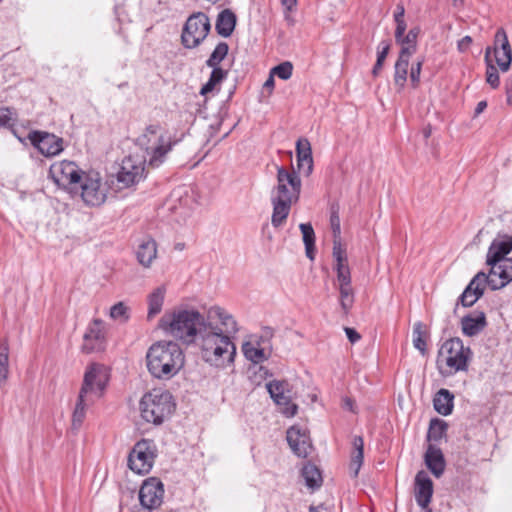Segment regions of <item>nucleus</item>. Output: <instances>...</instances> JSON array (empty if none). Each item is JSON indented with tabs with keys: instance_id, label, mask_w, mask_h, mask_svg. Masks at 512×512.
Wrapping results in <instances>:
<instances>
[{
	"instance_id": "obj_1",
	"label": "nucleus",
	"mask_w": 512,
	"mask_h": 512,
	"mask_svg": "<svg viewBox=\"0 0 512 512\" xmlns=\"http://www.w3.org/2000/svg\"><path fill=\"white\" fill-rule=\"evenodd\" d=\"M159 327L187 346L196 345L201 359L211 366L223 368L234 361L236 347L231 338L195 308H179L164 314Z\"/></svg>"
},
{
	"instance_id": "obj_2",
	"label": "nucleus",
	"mask_w": 512,
	"mask_h": 512,
	"mask_svg": "<svg viewBox=\"0 0 512 512\" xmlns=\"http://www.w3.org/2000/svg\"><path fill=\"white\" fill-rule=\"evenodd\" d=\"M158 124L146 127L144 133L138 138V143L144 148L143 156L129 155L122 160L120 170L116 175L118 189L128 188L138 183L143 177L146 166L158 168L166 160L168 153L177 143L170 137L160 133Z\"/></svg>"
},
{
	"instance_id": "obj_3",
	"label": "nucleus",
	"mask_w": 512,
	"mask_h": 512,
	"mask_svg": "<svg viewBox=\"0 0 512 512\" xmlns=\"http://www.w3.org/2000/svg\"><path fill=\"white\" fill-rule=\"evenodd\" d=\"M301 193V180L295 171L289 172L284 167L277 168V185L271 191L273 212L272 225L277 228L286 221L291 206L298 202Z\"/></svg>"
},
{
	"instance_id": "obj_4",
	"label": "nucleus",
	"mask_w": 512,
	"mask_h": 512,
	"mask_svg": "<svg viewBox=\"0 0 512 512\" xmlns=\"http://www.w3.org/2000/svg\"><path fill=\"white\" fill-rule=\"evenodd\" d=\"M185 357L180 346L173 341H159L147 351L146 362L150 374L168 380L183 367Z\"/></svg>"
},
{
	"instance_id": "obj_5",
	"label": "nucleus",
	"mask_w": 512,
	"mask_h": 512,
	"mask_svg": "<svg viewBox=\"0 0 512 512\" xmlns=\"http://www.w3.org/2000/svg\"><path fill=\"white\" fill-rule=\"evenodd\" d=\"M512 250V238L508 236H498L489 246L486 263L490 271L489 286L492 290H498L505 287L512 281V258H507Z\"/></svg>"
},
{
	"instance_id": "obj_6",
	"label": "nucleus",
	"mask_w": 512,
	"mask_h": 512,
	"mask_svg": "<svg viewBox=\"0 0 512 512\" xmlns=\"http://www.w3.org/2000/svg\"><path fill=\"white\" fill-rule=\"evenodd\" d=\"M472 355L471 349L464 346L460 338L446 340L440 346L437 354L436 365L439 373L447 377L458 372H466Z\"/></svg>"
},
{
	"instance_id": "obj_7",
	"label": "nucleus",
	"mask_w": 512,
	"mask_h": 512,
	"mask_svg": "<svg viewBox=\"0 0 512 512\" xmlns=\"http://www.w3.org/2000/svg\"><path fill=\"white\" fill-rule=\"evenodd\" d=\"M139 408L146 422L159 425L173 413L175 405L168 391L154 389L143 395Z\"/></svg>"
},
{
	"instance_id": "obj_8",
	"label": "nucleus",
	"mask_w": 512,
	"mask_h": 512,
	"mask_svg": "<svg viewBox=\"0 0 512 512\" xmlns=\"http://www.w3.org/2000/svg\"><path fill=\"white\" fill-rule=\"evenodd\" d=\"M108 382L109 373L107 368L102 364L91 363L84 373L80 393L92 397L95 401L103 396Z\"/></svg>"
},
{
	"instance_id": "obj_9",
	"label": "nucleus",
	"mask_w": 512,
	"mask_h": 512,
	"mask_svg": "<svg viewBox=\"0 0 512 512\" xmlns=\"http://www.w3.org/2000/svg\"><path fill=\"white\" fill-rule=\"evenodd\" d=\"M81 197L86 205L100 206L107 198L108 183L102 182L99 173H84L79 184Z\"/></svg>"
},
{
	"instance_id": "obj_10",
	"label": "nucleus",
	"mask_w": 512,
	"mask_h": 512,
	"mask_svg": "<svg viewBox=\"0 0 512 512\" xmlns=\"http://www.w3.org/2000/svg\"><path fill=\"white\" fill-rule=\"evenodd\" d=\"M210 28V20L205 13L192 14L183 27L182 44L189 49L197 47L207 37Z\"/></svg>"
},
{
	"instance_id": "obj_11",
	"label": "nucleus",
	"mask_w": 512,
	"mask_h": 512,
	"mask_svg": "<svg viewBox=\"0 0 512 512\" xmlns=\"http://www.w3.org/2000/svg\"><path fill=\"white\" fill-rule=\"evenodd\" d=\"M155 457L156 448L153 441L142 439L134 445L129 453L128 466L138 474H145L151 470Z\"/></svg>"
},
{
	"instance_id": "obj_12",
	"label": "nucleus",
	"mask_w": 512,
	"mask_h": 512,
	"mask_svg": "<svg viewBox=\"0 0 512 512\" xmlns=\"http://www.w3.org/2000/svg\"><path fill=\"white\" fill-rule=\"evenodd\" d=\"M83 174L74 162L67 160L53 163L49 169L51 179L58 187L64 189L76 187Z\"/></svg>"
},
{
	"instance_id": "obj_13",
	"label": "nucleus",
	"mask_w": 512,
	"mask_h": 512,
	"mask_svg": "<svg viewBox=\"0 0 512 512\" xmlns=\"http://www.w3.org/2000/svg\"><path fill=\"white\" fill-rule=\"evenodd\" d=\"M290 385L287 381L273 380L266 384V388L279 407L280 412L286 417H293L296 415L298 406L291 402Z\"/></svg>"
},
{
	"instance_id": "obj_14",
	"label": "nucleus",
	"mask_w": 512,
	"mask_h": 512,
	"mask_svg": "<svg viewBox=\"0 0 512 512\" xmlns=\"http://www.w3.org/2000/svg\"><path fill=\"white\" fill-rule=\"evenodd\" d=\"M31 144L45 157H53L60 154L63 147V139L44 131H31L28 134Z\"/></svg>"
},
{
	"instance_id": "obj_15",
	"label": "nucleus",
	"mask_w": 512,
	"mask_h": 512,
	"mask_svg": "<svg viewBox=\"0 0 512 512\" xmlns=\"http://www.w3.org/2000/svg\"><path fill=\"white\" fill-rule=\"evenodd\" d=\"M164 485L156 477L146 479L139 490V500L141 505L148 509L158 508L163 502Z\"/></svg>"
},
{
	"instance_id": "obj_16",
	"label": "nucleus",
	"mask_w": 512,
	"mask_h": 512,
	"mask_svg": "<svg viewBox=\"0 0 512 512\" xmlns=\"http://www.w3.org/2000/svg\"><path fill=\"white\" fill-rule=\"evenodd\" d=\"M104 344V322L101 319H94L89 324L83 336V345L81 349L84 353L89 354L103 350Z\"/></svg>"
},
{
	"instance_id": "obj_17",
	"label": "nucleus",
	"mask_w": 512,
	"mask_h": 512,
	"mask_svg": "<svg viewBox=\"0 0 512 512\" xmlns=\"http://www.w3.org/2000/svg\"><path fill=\"white\" fill-rule=\"evenodd\" d=\"M494 57L501 71L507 72L512 62V49L503 28H499L494 36Z\"/></svg>"
},
{
	"instance_id": "obj_18",
	"label": "nucleus",
	"mask_w": 512,
	"mask_h": 512,
	"mask_svg": "<svg viewBox=\"0 0 512 512\" xmlns=\"http://www.w3.org/2000/svg\"><path fill=\"white\" fill-rule=\"evenodd\" d=\"M489 276L486 273L478 272L470 281L468 286L462 292L458 299V303H461L464 307H470L482 297L484 293L485 284L489 285Z\"/></svg>"
},
{
	"instance_id": "obj_19",
	"label": "nucleus",
	"mask_w": 512,
	"mask_h": 512,
	"mask_svg": "<svg viewBox=\"0 0 512 512\" xmlns=\"http://www.w3.org/2000/svg\"><path fill=\"white\" fill-rule=\"evenodd\" d=\"M286 438L290 448L298 457L305 458L309 455L312 445L305 429L292 426L287 430Z\"/></svg>"
},
{
	"instance_id": "obj_20",
	"label": "nucleus",
	"mask_w": 512,
	"mask_h": 512,
	"mask_svg": "<svg viewBox=\"0 0 512 512\" xmlns=\"http://www.w3.org/2000/svg\"><path fill=\"white\" fill-rule=\"evenodd\" d=\"M432 496L433 482L428 474L421 470L415 476V500L422 509H427Z\"/></svg>"
},
{
	"instance_id": "obj_21",
	"label": "nucleus",
	"mask_w": 512,
	"mask_h": 512,
	"mask_svg": "<svg viewBox=\"0 0 512 512\" xmlns=\"http://www.w3.org/2000/svg\"><path fill=\"white\" fill-rule=\"evenodd\" d=\"M296 158L299 173L310 176L313 172V157L311 144L306 138H299L296 142Z\"/></svg>"
},
{
	"instance_id": "obj_22",
	"label": "nucleus",
	"mask_w": 512,
	"mask_h": 512,
	"mask_svg": "<svg viewBox=\"0 0 512 512\" xmlns=\"http://www.w3.org/2000/svg\"><path fill=\"white\" fill-rule=\"evenodd\" d=\"M206 319L213 325L215 319L219 320L221 327L217 326L226 336L238 331L237 323L233 316L219 306H212L208 309Z\"/></svg>"
},
{
	"instance_id": "obj_23",
	"label": "nucleus",
	"mask_w": 512,
	"mask_h": 512,
	"mask_svg": "<svg viewBox=\"0 0 512 512\" xmlns=\"http://www.w3.org/2000/svg\"><path fill=\"white\" fill-rule=\"evenodd\" d=\"M424 460L427 468L436 478H440L443 475L446 462L440 448L434 445H429L426 450Z\"/></svg>"
},
{
	"instance_id": "obj_24",
	"label": "nucleus",
	"mask_w": 512,
	"mask_h": 512,
	"mask_svg": "<svg viewBox=\"0 0 512 512\" xmlns=\"http://www.w3.org/2000/svg\"><path fill=\"white\" fill-rule=\"evenodd\" d=\"M487 325L484 312H476L461 319V329L464 335L472 337L478 335Z\"/></svg>"
},
{
	"instance_id": "obj_25",
	"label": "nucleus",
	"mask_w": 512,
	"mask_h": 512,
	"mask_svg": "<svg viewBox=\"0 0 512 512\" xmlns=\"http://www.w3.org/2000/svg\"><path fill=\"white\" fill-rule=\"evenodd\" d=\"M136 257L140 265L149 268L157 257V244L154 239L147 237L141 241L136 250Z\"/></svg>"
},
{
	"instance_id": "obj_26",
	"label": "nucleus",
	"mask_w": 512,
	"mask_h": 512,
	"mask_svg": "<svg viewBox=\"0 0 512 512\" xmlns=\"http://www.w3.org/2000/svg\"><path fill=\"white\" fill-rule=\"evenodd\" d=\"M236 26V15L230 9H224L218 14L216 31L222 37H229Z\"/></svg>"
},
{
	"instance_id": "obj_27",
	"label": "nucleus",
	"mask_w": 512,
	"mask_h": 512,
	"mask_svg": "<svg viewBox=\"0 0 512 512\" xmlns=\"http://www.w3.org/2000/svg\"><path fill=\"white\" fill-rule=\"evenodd\" d=\"M454 395L447 389H440L433 399L434 409L441 415L447 416L453 410Z\"/></svg>"
},
{
	"instance_id": "obj_28",
	"label": "nucleus",
	"mask_w": 512,
	"mask_h": 512,
	"mask_svg": "<svg viewBox=\"0 0 512 512\" xmlns=\"http://www.w3.org/2000/svg\"><path fill=\"white\" fill-rule=\"evenodd\" d=\"M420 34L418 26L411 28L406 35L401 39L396 40V43L401 45L400 55L411 57L417 50V38Z\"/></svg>"
},
{
	"instance_id": "obj_29",
	"label": "nucleus",
	"mask_w": 512,
	"mask_h": 512,
	"mask_svg": "<svg viewBox=\"0 0 512 512\" xmlns=\"http://www.w3.org/2000/svg\"><path fill=\"white\" fill-rule=\"evenodd\" d=\"M166 289L164 286H159L154 289L148 296V319H152L162 310L164 303Z\"/></svg>"
},
{
	"instance_id": "obj_30",
	"label": "nucleus",
	"mask_w": 512,
	"mask_h": 512,
	"mask_svg": "<svg viewBox=\"0 0 512 512\" xmlns=\"http://www.w3.org/2000/svg\"><path fill=\"white\" fill-rule=\"evenodd\" d=\"M94 403V399L92 397H87L79 392L78 400L73 412L72 416V426L75 429H78L86 415V409Z\"/></svg>"
},
{
	"instance_id": "obj_31",
	"label": "nucleus",
	"mask_w": 512,
	"mask_h": 512,
	"mask_svg": "<svg viewBox=\"0 0 512 512\" xmlns=\"http://www.w3.org/2000/svg\"><path fill=\"white\" fill-rule=\"evenodd\" d=\"M410 57L400 55L395 63L394 83L399 90L403 89L407 81Z\"/></svg>"
},
{
	"instance_id": "obj_32",
	"label": "nucleus",
	"mask_w": 512,
	"mask_h": 512,
	"mask_svg": "<svg viewBox=\"0 0 512 512\" xmlns=\"http://www.w3.org/2000/svg\"><path fill=\"white\" fill-rule=\"evenodd\" d=\"M353 447L354 451L351 457L350 468L354 471V476L356 477L359 473V470L363 463V449H364V441L361 436H355L353 439Z\"/></svg>"
},
{
	"instance_id": "obj_33",
	"label": "nucleus",
	"mask_w": 512,
	"mask_h": 512,
	"mask_svg": "<svg viewBox=\"0 0 512 512\" xmlns=\"http://www.w3.org/2000/svg\"><path fill=\"white\" fill-rule=\"evenodd\" d=\"M9 375V344L7 339L0 342V387H2Z\"/></svg>"
},
{
	"instance_id": "obj_34",
	"label": "nucleus",
	"mask_w": 512,
	"mask_h": 512,
	"mask_svg": "<svg viewBox=\"0 0 512 512\" xmlns=\"http://www.w3.org/2000/svg\"><path fill=\"white\" fill-rule=\"evenodd\" d=\"M302 476L309 488H319L322 483V477L319 469L313 464H306L302 469Z\"/></svg>"
},
{
	"instance_id": "obj_35",
	"label": "nucleus",
	"mask_w": 512,
	"mask_h": 512,
	"mask_svg": "<svg viewBox=\"0 0 512 512\" xmlns=\"http://www.w3.org/2000/svg\"><path fill=\"white\" fill-rule=\"evenodd\" d=\"M426 337L425 325L420 321L416 322L413 326V345L422 355L427 352Z\"/></svg>"
},
{
	"instance_id": "obj_36",
	"label": "nucleus",
	"mask_w": 512,
	"mask_h": 512,
	"mask_svg": "<svg viewBox=\"0 0 512 512\" xmlns=\"http://www.w3.org/2000/svg\"><path fill=\"white\" fill-rule=\"evenodd\" d=\"M448 425L442 419H432L429 424L427 438L429 441L438 442L442 439L447 431Z\"/></svg>"
},
{
	"instance_id": "obj_37",
	"label": "nucleus",
	"mask_w": 512,
	"mask_h": 512,
	"mask_svg": "<svg viewBox=\"0 0 512 512\" xmlns=\"http://www.w3.org/2000/svg\"><path fill=\"white\" fill-rule=\"evenodd\" d=\"M491 51L492 49L490 47H487L485 50V61L487 64L486 81L492 88L495 89L499 87L500 78L497 68L492 64Z\"/></svg>"
},
{
	"instance_id": "obj_38",
	"label": "nucleus",
	"mask_w": 512,
	"mask_h": 512,
	"mask_svg": "<svg viewBox=\"0 0 512 512\" xmlns=\"http://www.w3.org/2000/svg\"><path fill=\"white\" fill-rule=\"evenodd\" d=\"M244 356L253 363H260L266 360L267 356L263 348L255 346L251 342H246L242 346Z\"/></svg>"
},
{
	"instance_id": "obj_39",
	"label": "nucleus",
	"mask_w": 512,
	"mask_h": 512,
	"mask_svg": "<svg viewBox=\"0 0 512 512\" xmlns=\"http://www.w3.org/2000/svg\"><path fill=\"white\" fill-rule=\"evenodd\" d=\"M229 46L226 42H220L211 53L210 57L206 61L208 67L219 66L222 60L227 56Z\"/></svg>"
},
{
	"instance_id": "obj_40",
	"label": "nucleus",
	"mask_w": 512,
	"mask_h": 512,
	"mask_svg": "<svg viewBox=\"0 0 512 512\" xmlns=\"http://www.w3.org/2000/svg\"><path fill=\"white\" fill-rule=\"evenodd\" d=\"M340 305L344 313H348L354 302L353 288L350 285H339Z\"/></svg>"
},
{
	"instance_id": "obj_41",
	"label": "nucleus",
	"mask_w": 512,
	"mask_h": 512,
	"mask_svg": "<svg viewBox=\"0 0 512 512\" xmlns=\"http://www.w3.org/2000/svg\"><path fill=\"white\" fill-rule=\"evenodd\" d=\"M110 317L120 322L129 319V309L123 302H118L110 308Z\"/></svg>"
},
{
	"instance_id": "obj_42",
	"label": "nucleus",
	"mask_w": 512,
	"mask_h": 512,
	"mask_svg": "<svg viewBox=\"0 0 512 512\" xmlns=\"http://www.w3.org/2000/svg\"><path fill=\"white\" fill-rule=\"evenodd\" d=\"M270 72L272 76H277L282 80H288L292 76L293 65L291 62L285 61L273 67Z\"/></svg>"
},
{
	"instance_id": "obj_43",
	"label": "nucleus",
	"mask_w": 512,
	"mask_h": 512,
	"mask_svg": "<svg viewBox=\"0 0 512 512\" xmlns=\"http://www.w3.org/2000/svg\"><path fill=\"white\" fill-rule=\"evenodd\" d=\"M333 257L336 261V264L346 263L348 262L346 249L343 247L341 243V237L333 238Z\"/></svg>"
},
{
	"instance_id": "obj_44",
	"label": "nucleus",
	"mask_w": 512,
	"mask_h": 512,
	"mask_svg": "<svg viewBox=\"0 0 512 512\" xmlns=\"http://www.w3.org/2000/svg\"><path fill=\"white\" fill-rule=\"evenodd\" d=\"M337 272V280L339 285H350L351 284V274L348 266V262L336 264L335 266Z\"/></svg>"
},
{
	"instance_id": "obj_45",
	"label": "nucleus",
	"mask_w": 512,
	"mask_h": 512,
	"mask_svg": "<svg viewBox=\"0 0 512 512\" xmlns=\"http://www.w3.org/2000/svg\"><path fill=\"white\" fill-rule=\"evenodd\" d=\"M299 228L302 233L303 242L305 246H312L315 244V233L310 223H301Z\"/></svg>"
},
{
	"instance_id": "obj_46",
	"label": "nucleus",
	"mask_w": 512,
	"mask_h": 512,
	"mask_svg": "<svg viewBox=\"0 0 512 512\" xmlns=\"http://www.w3.org/2000/svg\"><path fill=\"white\" fill-rule=\"evenodd\" d=\"M330 225L333 232V238L341 237L340 217L338 207H331Z\"/></svg>"
},
{
	"instance_id": "obj_47",
	"label": "nucleus",
	"mask_w": 512,
	"mask_h": 512,
	"mask_svg": "<svg viewBox=\"0 0 512 512\" xmlns=\"http://www.w3.org/2000/svg\"><path fill=\"white\" fill-rule=\"evenodd\" d=\"M15 119L10 108L0 109V128H11L14 125Z\"/></svg>"
},
{
	"instance_id": "obj_48",
	"label": "nucleus",
	"mask_w": 512,
	"mask_h": 512,
	"mask_svg": "<svg viewBox=\"0 0 512 512\" xmlns=\"http://www.w3.org/2000/svg\"><path fill=\"white\" fill-rule=\"evenodd\" d=\"M424 60H418L412 65L410 70V81L414 88H417L420 83V74Z\"/></svg>"
},
{
	"instance_id": "obj_49",
	"label": "nucleus",
	"mask_w": 512,
	"mask_h": 512,
	"mask_svg": "<svg viewBox=\"0 0 512 512\" xmlns=\"http://www.w3.org/2000/svg\"><path fill=\"white\" fill-rule=\"evenodd\" d=\"M391 48L390 40H382L377 47V60L379 63H384Z\"/></svg>"
},
{
	"instance_id": "obj_50",
	"label": "nucleus",
	"mask_w": 512,
	"mask_h": 512,
	"mask_svg": "<svg viewBox=\"0 0 512 512\" xmlns=\"http://www.w3.org/2000/svg\"><path fill=\"white\" fill-rule=\"evenodd\" d=\"M212 68V72H211V75H210V80L215 84H219L221 81H223L228 72L226 70H223L222 68H220L219 66H214V67H211Z\"/></svg>"
},
{
	"instance_id": "obj_51",
	"label": "nucleus",
	"mask_w": 512,
	"mask_h": 512,
	"mask_svg": "<svg viewBox=\"0 0 512 512\" xmlns=\"http://www.w3.org/2000/svg\"><path fill=\"white\" fill-rule=\"evenodd\" d=\"M396 23V29H395V40L401 39L406 32L407 24L406 21H395Z\"/></svg>"
},
{
	"instance_id": "obj_52",
	"label": "nucleus",
	"mask_w": 512,
	"mask_h": 512,
	"mask_svg": "<svg viewBox=\"0 0 512 512\" xmlns=\"http://www.w3.org/2000/svg\"><path fill=\"white\" fill-rule=\"evenodd\" d=\"M472 43V38L470 36H464L457 43V48L460 52H466Z\"/></svg>"
},
{
	"instance_id": "obj_53",
	"label": "nucleus",
	"mask_w": 512,
	"mask_h": 512,
	"mask_svg": "<svg viewBox=\"0 0 512 512\" xmlns=\"http://www.w3.org/2000/svg\"><path fill=\"white\" fill-rule=\"evenodd\" d=\"M345 333L351 343H356L361 337L355 329L350 327H345Z\"/></svg>"
},
{
	"instance_id": "obj_54",
	"label": "nucleus",
	"mask_w": 512,
	"mask_h": 512,
	"mask_svg": "<svg viewBox=\"0 0 512 512\" xmlns=\"http://www.w3.org/2000/svg\"><path fill=\"white\" fill-rule=\"evenodd\" d=\"M404 15H405L404 6L401 4H398L396 7V11L394 13V21H399V20L405 21Z\"/></svg>"
},
{
	"instance_id": "obj_55",
	"label": "nucleus",
	"mask_w": 512,
	"mask_h": 512,
	"mask_svg": "<svg viewBox=\"0 0 512 512\" xmlns=\"http://www.w3.org/2000/svg\"><path fill=\"white\" fill-rule=\"evenodd\" d=\"M507 103L512 104V74L506 82Z\"/></svg>"
},
{
	"instance_id": "obj_56",
	"label": "nucleus",
	"mask_w": 512,
	"mask_h": 512,
	"mask_svg": "<svg viewBox=\"0 0 512 512\" xmlns=\"http://www.w3.org/2000/svg\"><path fill=\"white\" fill-rule=\"evenodd\" d=\"M216 85L209 79L208 82L201 88L200 93L202 95H205L209 92H211Z\"/></svg>"
},
{
	"instance_id": "obj_57",
	"label": "nucleus",
	"mask_w": 512,
	"mask_h": 512,
	"mask_svg": "<svg viewBox=\"0 0 512 512\" xmlns=\"http://www.w3.org/2000/svg\"><path fill=\"white\" fill-rule=\"evenodd\" d=\"M486 107H487V102L480 101L475 108L474 116L477 117L479 114H481L486 109Z\"/></svg>"
},
{
	"instance_id": "obj_58",
	"label": "nucleus",
	"mask_w": 512,
	"mask_h": 512,
	"mask_svg": "<svg viewBox=\"0 0 512 512\" xmlns=\"http://www.w3.org/2000/svg\"><path fill=\"white\" fill-rule=\"evenodd\" d=\"M281 2L287 10L291 11L296 6L297 0H281Z\"/></svg>"
},
{
	"instance_id": "obj_59",
	"label": "nucleus",
	"mask_w": 512,
	"mask_h": 512,
	"mask_svg": "<svg viewBox=\"0 0 512 512\" xmlns=\"http://www.w3.org/2000/svg\"><path fill=\"white\" fill-rule=\"evenodd\" d=\"M306 256L310 260H314L315 244L312 246H305Z\"/></svg>"
},
{
	"instance_id": "obj_60",
	"label": "nucleus",
	"mask_w": 512,
	"mask_h": 512,
	"mask_svg": "<svg viewBox=\"0 0 512 512\" xmlns=\"http://www.w3.org/2000/svg\"><path fill=\"white\" fill-rule=\"evenodd\" d=\"M383 67V63H379L378 61H376V63L374 64V67L372 69V74L374 77H377L381 71Z\"/></svg>"
},
{
	"instance_id": "obj_61",
	"label": "nucleus",
	"mask_w": 512,
	"mask_h": 512,
	"mask_svg": "<svg viewBox=\"0 0 512 512\" xmlns=\"http://www.w3.org/2000/svg\"><path fill=\"white\" fill-rule=\"evenodd\" d=\"M274 84H275L274 76H272V73L270 72L268 79L264 83V87L268 88V89H272L274 87Z\"/></svg>"
},
{
	"instance_id": "obj_62",
	"label": "nucleus",
	"mask_w": 512,
	"mask_h": 512,
	"mask_svg": "<svg viewBox=\"0 0 512 512\" xmlns=\"http://www.w3.org/2000/svg\"><path fill=\"white\" fill-rule=\"evenodd\" d=\"M273 336V330L270 328V327H265L263 329V334H262V338H270Z\"/></svg>"
},
{
	"instance_id": "obj_63",
	"label": "nucleus",
	"mask_w": 512,
	"mask_h": 512,
	"mask_svg": "<svg viewBox=\"0 0 512 512\" xmlns=\"http://www.w3.org/2000/svg\"><path fill=\"white\" fill-rule=\"evenodd\" d=\"M430 134H431V130H430V129H425V130H424V136H425V138H428V137L430 136Z\"/></svg>"
},
{
	"instance_id": "obj_64",
	"label": "nucleus",
	"mask_w": 512,
	"mask_h": 512,
	"mask_svg": "<svg viewBox=\"0 0 512 512\" xmlns=\"http://www.w3.org/2000/svg\"><path fill=\"white\" fill-rule=\"evenodd\" d=\"M309 512H319V511H318V509L316 507L311 506L309 508Z\"/></svg>"
}]
</instances>
